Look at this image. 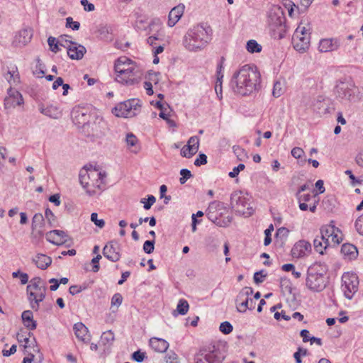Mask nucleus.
<instances>
[{
	"label": "nucleus",
	"instance_id": "1",
	"mask_svg": "<svg viewBox=\"0 0 363 363\" xmlns=\"http://www.w3.org/2000/svg\"><path fill=\"white\" fill-rule=\"evenodd\" d=\"M260 83V74L256 67L249 65L242 66L235 72L230 80V86L234 92L247 96L258 89Z\"/></svg>",
	"mask_w": 363,
	"mask_h": 363
},
{
	"label": "nucleus",
	"instance_id": "2",
	"mask_svg": "<svg viewBox=\"0 0 363 363\" xmlns=\"http://www.w3.org/2000/svg\"><path fill=\"white\" fill-rule=\"evenodd\" d=\"M213 30L207 23H199L188 30L183 40L186 50L198 52L205 48L212 40Z\"/></svg>",
	"mask_w": 363,
	"mask_h": 363
},
{
	"label": "nucleus",
	"instance_id": "3",
	"mask_svg": "<svg viewBox=\"0 0 363 363\" xmlns=\"http://www.w3.org/2000/svg\"><path fill=\"white\" fill-rule=\"evenodd\" d=\"M328 267L324 263L315 262L311 264L307 269L306 287L313 292L323 291L328 283Z\"/></svg>",
	"mask_w": 363,
	"mask_h": 363
},
{
	"label": "nucleus",
	"instance_id": "4",
	"mask_svg": "<svg viewBox=\"0 0 363 363\" xmlns=\"http://www.w3.org/2000/svg\"><path fill=\"white\" fill-rule=\"evenodd\" d=\"M285 21L284 9L279 6H272L269 11V22L271 35L273 38L280 40L285 37L286 32Z\"/></svg>",
	"mask_w": 363,
	"mask_h": 363
},
{
	"label": "nucleus",
	"instance_id": "5",
	"mask_svg": "<svg viewBox=\"0 0 363 363\" xmlns=\"http://www.w3.org/2000/svg\"><path fill=\"white\" fill-rule=\"evenodd\" d=\"M26 290L31 308L37 311L39 308V303L45 298L46 292V287L43 285L41 278L35 277L32 279L27 286Z\"/></svg>",
	"mask_w": 363,
	"mask_h": 363
},
{
	"label": "nucleus",
	"instance_id": "6",
	"mask_svg": "<svg viewBox=\"0 0 363 363\" xmlns=\"http://www.w3.org/2000/svg\"><path fill=\"white\" fill-rule=\"evenodd\" d=\"M126 61H130L127 58H118L114 66L115 72L116 73V80L118 82L130 85L137 82L135 78V72L133 67H127L124 69V65H126Z\"/></svg>",
	"mask_w": 363,
	"mask_h": 363
},
{
	"label": "nucleus",
	"instance_id": "7",
	"mask_svg": "<svg viewBox=\"0 0 363 363\" xmlns=\"http://www.w3.org/2000/svg\"><path fill=\"white\" fill-rule=\"evenodd\" d=\"M230 206L236 213L245 217H248L253 213V208L250 206L249 199L240 191H234L231 194Z\"/></svg>",
	"mask_w": 363,
	"mask_h": 363
},
{
	"label": "nucleus",
	"instance_id": "8",
	"mask_svg": "<svg viewBox=\"0 0 363 363\" xmlns=\"http://www.w3.org/2000/svg\"><path fill=\"white\" fill-rule=\"evenodd\" d=\"M224 359L223 353L213 345L201 349L195 357V363H222Z\"/></svg>",
	"mask_w": 363,
	"mask_h": 363
},
{
	"label": "nucleus",
	"instance_id": "9",
	"mask_svg": "<svg viewBox=\"0 0 363 363\" xmlns=\"http://www.w3.org/2000/svg\"><path fill=\"white\" fill-rule=\"evenodd\" d=\"M311 33L305 26H298L292 37V43L296 50L303 52L309 48Z\"/></svg>",
	"mask_w": 363,
	"mask_h": 363
},
{
	"label": "nucleus",
	"instance_id": "10",
	"mask_svg": "<svg viewBox=\"0 0 363 363\" xmlns=\"http://www.w3.org/2000/svg\"><path fill=\"white\" fill-rule=\"evenodd\" d=\"M342 282L341 289L345 296L348 299H352L358 290V277L354 273H344L342 277Z\"/></svg>",
	"mask_w": 363,
	"mask_h": 363
},
{
	"label": "nucleus",
	"instance_id": "11",
	"mask_svg": "<svg viewBox=\"0 0 363 363\" xmlns=\"http://www.w3.org/2000/svg\"><path fill=\"white\" fill-rule=\"evenodd\" d=\"M357 87L351 79L339 81L335 88L337 98L342 100L350 101L354 97Z\"/></svg>",
	"mask_w": 363,
	"mask_h": 363
},
{
	"label": "nucleus",
	"instance_id": "12",
	"mask_svg": "<svg viewBox=\"0 0 363 363\" xmlns=\"http://www.w3.org/2000/svg\"><path fill=\"white\" fill-rule=\"evenodd\" d=\"M140 107V106L138 104V101L135 99L128 100L119 104L114 108L115 114L118 117H132L136 115L135 111Z\"/></svg>",
	"mask_w": 363,
	"mask_h": 363
},
{
	"label": "nucleus",
	"instance_id": "13",
	"mask_svg": "<svg viewBox=\"0 0 363 363\" xmlns=\"http://www.w3.org/2000/svg\"><path fill=\"white\" fill-rule=\"evenodd\" d=\"M337 229L334 226H323L320 230V233L322 235V240H325V245L330 246V243L334 245H338L340 242V238L335 231Z\"/></svg>",
	"mask_w": 363,
	"mask_h": 363
},
{
	"label": "nucleus",
	"instance_id": "14",
	"mask_svg": "<svg viewBox=\"0 0 363 363\" xmlns=\"http://www.w3.org/2000/svg\"><path fill=\"white\" fill-rule=\"evenodd\" d=\"M23 103L21 94L16 89L11 87L8 90V96L4 99V106L6 109L15 108Z\"/></svg>",
	"mask_w": 363,
	"mask_h": 363
},
{
	"label": "nucleus",
	"instance_id": "15",
	"mask_svg": "<svg viewBox=\"0 0 363 363\" xmlns=\"http://www.w3.org/2000/svg\"><path fill=\"white\" fill-rule=\"evenodd\" d=\"M199 138L197 136H191L186 145L181 150V155L186 158H191L199 150Z\"/></svg>",
	"mask_w": 363,
	"mask_h": 363
},
{
	"label": "nucleus",
	"instance_id": "16",
	"mask_svg": "<svg viewBox=\"0 0 363 363\" xmlns=\"http://www.w3.org/2000/svg\"><path fill=\"white\" fill-rule=\"evenodd\" d=\"M69 43L70 45L67 47L68 56L72 60H81L86 52L85 47L71 40Z\"/></svg>",
	"mask_w": 363,
	"mask_h": 363
},
{
	"label": "nucleus",
	"instance_id": "17",
	"mask_svg": "<svg viewBox=\"0 0 363 363\" xmlns=\"http://www.w3.org/2000/svg\"><path fill=\"white\" fill-rule=\"evenodd\" d=\"M340 46V41L338 38H325L320 40L318 49L322 52H327L337 50Z\"/></svg>",
	"mask_w": 363,
	"mask_h": 363
},
{
	"label": "nucleus",
	"instance_id": "18",
	"mask_svg": "<svg viewBox=\"0 0 363 363\" xmlns=\"http://www.w3.org/2000/svg\"><path fill=\"white\" fill-rule=\"evenodd\" d=\"M311 250L310 242L306 240H299L293 247L291 255L294 257L300 258L304 257Z\"/></svg>",
	"mask_w": 363,
	"mask_h": 363
},
{
	"label": "nucleus",
	"instance_id": "19",
	"mask_svg": "<svg viewBox=\"0 0 363 363\" xmlns=\"http://www.w3.org/2000/svg\"><path fill=\"white\" fill-rule=\"evenodd\" d=\"M33 335L30 332L28 333V337L24 336L23 334L18 333L17 334V340L19 342H24L23 347L24 351L28 349H32L33 352H40V348L38 346L35 338L34 337L32 340H30V337Z\"/></svg>",
	"mask_w": 363,
	"mask_h": 363
},
{
	"label": "nucleus",
	"instance_id": "20",
	"mask_svg": "<svg viewBox=\"0 0 363 363\" xmlns=\"http://www.w3.org/2000/svg\"><path fill=\"white\" fill-rule=\"evenodd\" d=\"M33 37V30L30 28H23L19 30L14 37V43L18 46L26 45Z\"/></svg>",
	"mask_w": 363,
	"mask_h": 363
},
{
	"label": "nucleus",
	"instance_id": "21",
	"mask_svg": "<svg viewBox=\"0 0 363 363\" xmlns=\"http://www.w3.org/2000/svg\"><path fill=\"white\" fill-rule=\"evenodd\" d=\"M184 9L183 4H179L172 9L168 16L167 24L169 27H173L179 21L184 13Z\"/></svg>",
	"mask_w": 363,
	"mask_h": 363
},
{
	"label": "nucleus",
	"instance_id": "22",
	"mask_svg": "<svg viewBox=\"0 0 363 363\" xmlns=\"http://www.w3.org/2000/svg\"><path fill=\"white\" fill-rule=\"evenodd\" d=\"M150 347L155 352L162 353L169 348V343L164 339L159 337H151L149 340Z\"/></svg>",
	"mask_w": 363,
	"mask_h": 363
},
{
	"label": "nucleus",
	"instance_id": "23",
	"mask_svg": "<svg viewBox=\"0 0 363 363\" xmlns=\"http://www.w3.org/2000/svg\"><path fill=\"white\" fill-rule=\"evenodd\" d=\"M4 78L11 86L16 85L20 82V76L18 68L15 65L7 67L6 72L4 74Z\"/></svg>",
	"mask_w": 363,
	"mask_h": 363
},
{
	"label": "nucleus",
	"instance_id": "24",
	"mask_svg": "<svg viewBox=\"0 0 363 363\" xmlns=\"http://www.w3.org/2000/svg\"><path fill=\"white\" fill-rule=\"evenodd\" d=\"M103 255L108 259L113 262L118 261L121 258V255L118 251L117 247L112 243L105 245L103 249Z\"/></svg>",
	"mask_w": 363,
	"mask_h": 363
},
{
	"label": "nucleus",
	"instance_id": "25",
	"mask_svg": "<svg viewBox=\"0 0 363 363\" xmlns=\"http://www.w3.org/2000/svg\"><path fill=\"white\" fill-rule=\"evenodd\" d=\"M89 118L88 112L84 108H77L72 112L73 121L79 125H85Z\"/></svg>",
	"mask_w": 363,
	"mask_h": 363
},
{
	"label": "nucleus",
	"instance_id": "26",
	"mask_svg": "<svg viewBox=\"0 0 363 363\" xmlns=\"http://www.w3.org/2000/svg\"><path fill=\"white\" fill-rule=\"evenodd\" d=\"M36 267L40 269H47L52 263V258L44 254H38L33 258Z\"/></svg>",
	"mask_w": 363,
	"mask_h": 363
},
{
	"label": "nucleus",
	"instance_id": "27",
	"mask_svg": "<svg viewBox=\"0 0 363 363\" xmlns=\"http://www.w3.org/2000/svg\"><path fill=\"white\" fill-rule=\"evenodd\" d=\"M22 320L25 327L29 330H33L37 327V323L33 320V312L30 310L25 311L21 315Z\"/></svg>",
	"mask_w": 363,
	"mask_h": 363
},
{
	"label": "nucleus",
	"instance_id": "28",
	"mask_svg": "<svg viewBox=\"0 0 363 363\" xmlns=\"http://www.w3.org/2000/svg\"><path fill=\"white\" fill-rule=\"evenodd\" d=\"M73 330L74 331L76 337L84 342H87L89 340V337H86L88 333V328L81 322L77 323L74 325Z\"/></svg>",
	"mask_w": 363,
	"mask_h": 363
},
{
	"label": "nucleus",
	"instance_id": "29",
	"mask_svg": "<svg viewBox=\"0 0 363 363\" xmlns=\"http://www.w3.org/2000/svg\"><path fill=\"white\" fill-rule=\"evenodd\" d=\"M99 38L106 42H111L113 39V28L108 25L101 26L98 29Z\"/></svg>",
	"mask_w": 363,
	"mask_h": 363
},
{
	"label": "nucleus",
	"instance_id": "30",
	"mask_svg": "<svg viewBox=\"0 0 363 363\" xmlns=\"http://www.w3.org/2000/svg\"><path fill=\"white\" fill-rule=\"evenodd\" d=\"M341 253L348 259H355L358 255L357 247L352 244H344L341 247Z\"/></svg>",
	"mask_w": 363,
	"mask_h": 363
},
{
	"label": "nucleus",
	"instance_id": "31",
	"mask_svg": "<svg viewBox=\"0 0 363 363\" xmlns=\"http://www.w3.org/2000/svg\"><path fill=\"white\" fill-rule=\"evenodd\" d=\"M90 176H91V172L89 173L87 170L82 169L79 172V179L83 188L86 189V193L91 196L95 194V191H91L88 189V187L90 186V184L88 182V179L90 178Z\"/></svg>",
	"mask_w": 363,
	"mask_h": 363
},
{
	"label": "nucleus",
	"instance_id": "32",
	"mask_svg": "<svg viewBox=\"0 0 363 363\" xmlns=\"http://www.w3.org/2000/svg\"><path fill=\"white\" fill-rule=\"evenodd\" d=\"M40 111L43 115L48 116L51 118L57 119L62 116V112L57 106H49L46 108H40Z\"/></svg>",
	"mask_w": 363,
	"mask_h": 363
},
{
	"label": "nucleus",
	"instance_id": "33",
	"mask_svg": "<svg viewBox=\"0 0 363 363\" xmlns=\"http://www.w3.org/2000/svg\"><path fill=\"white\" fill-rule=\"evenodd\" d=\"M255 307V301L252 298L247 297L242 302L237 305V310L240 313H245L247 309L253 310Z\"/></svg>",
	"mask_w": 363,
	"mask_h": 363
},
{
	"label": "nucleus",
	"instance_id": "34",
	"mask_svg": "<svg viewBox=\"0 0 363 363\" xmlns=\"http://www.w3.org/2000/svg\"><path fill=\"white\" fill-rule=\"evenodd\" d=\"M52 235H57L58 240H66V241H67V238L68 237L67 235L66 234V233L63 230H50V232L46 233V240L48 242L54 241L53 239H51Z\"/></svg>",
	"mask_w": 363,
	"mask_h": 363
},
{
	"label": "nucleus",
	"instance_id": "35",
	"mask_svg": "<svg viewBox=\"0 0 363 363\" xmlns=\"http://www.w3.org/2000/svg\"><path fill=\"white\" fill-rule=\"evenodd\" d=\"M325 241L326 240H322V235L317 236L313 240L315 250L321 255L323 254L324 250L328 247L325 245Z\"/></svg>",
	"mask_w": 363,
	"mask_h": 363
},
{
	"label": "nucleus",
	"instance_id": "36",
	"mask_svg": "<svg viewBox=\"0 0 363 363\" xmlns=\"http://www.w3.org/2000/svg\"><path fill=\"white\" fill-rule=\"evenodd\" d=\"M246 49L250 53H258L262 51V47L255 40H250L246 43Z\"/></svg>",
	"mask_w": 363,
	"mask_h": 363
},
{
	"label": "nucleus",
	"instance_id": "37",
	"mask_svg": "<svg viewBox=\"0 0 363 363\" xmlns=\"http://www.w3.org/2000/svg\"><path fill=\"white\" fill-rule=\"evenodd\" d=\"M45 222L44 217L41 213H35L32 219L31 228L36 230L37 228H43Z\"/></svg>",
	"mask_w": 363,
	"mask_h": 363
},
{
	"label": "nucleus",
	"instance_id": "38",
	"mask_svg": "<svg viewBox=\"0 0 363 363\" xmlns=\"http://www.w3.org/2000/svg\"><path fill=\"white\" fill-rule=\"evenodd\" d=\"M253 294V289L251 287L243 288L236 297L235 302L237 305L242 302L247 297Z\"/></svg>",
	"mask_w": 363,
	"mask_h": 363
},
{
	"label": "nucleus",
	"instance_id": "39",
	"mask_svg": "<svg viewBox=\"0 0 363 363\" xmlns=\"http://www.w3.org/2000/svg\"><path fill=\"white\" fill-rule=\"evenodd\" d=\"M114 340V334L111 332V330H108L106 332L103 333L101 336V342L104 345H110Z\"/></svg>",
	"mask_w": 363,
	"mask_h": 363
},
{
	"label": "nucleus",
	"instance_id": "40",
	"mask_svg": "<svg viewBox=\"0 0 363 363\" xmlns=\"http://www.w3.org/2000/svg\"><path fill=\"white\" fill-rule=\"evenodd\" d=\"M189 306L187 301L184 299H180L177 306V311L180 315H185L189 310Z\"/></svg>",
	"mask_w": 363,
	"mask_h": 363
},
{
	"label": "nucleus",
	"instance_id": "41",
	"mask_svg": "<svg viewBox=\"0 0 363 363\" xmlns=\"http://www.w3.org/2000/svg\"><path fill=\"white\" fill-rule=\"evenodd\" d=\"M91 174L92 177L95 175L99 177V179L96 180V184L93 183L92 185H96L98 188L100 189L101 184L104 182V179L106 177V173L105 172H97V171L94 169V171H91Z\"/></svg>",
	"mask_w": 363,
	"mask_h": 363
},
{
	"label": "nucleus",
	"instance_id": "42",
	"mask_svg": "<svg viewBox=\"0 0 363 363\" xmlns=\"http://www.w3.org/2000/svg\"><path fill=\"white\" fill-rule=\"evenodd\" d=\"M88 288V284H83L82 285H72L69 289V292L72 295H76L84 290H86Z\"/></svg>",
	"mask_w": 363,
	"mask_h": 363
},
{
	"label": "nucleus",
	"instance_id": "43",
	"mask_svg": "<svg viewBox=\"0 0 363 363\" xmlns=\"http://www.w3.org/2000/svg\"><path fill=\"white\" fill-rule=\"evenodd\" d=\"M48 43L50 47V49L52 52H53L55 53H57V52H59V50H60L59 45L57 41V39L55 37H52V36L49 37L48 39Z\"/></svg>",
	"mask_w": 363,
	"mask_h": 363
},
{
	"label": "nucleus",
	"instance_id": "44",
	"mask_svg": "<svg viewBox=\"0 0 363 363\" xmlns=\"http://www.w3.org/2000/svg\"><path fill=\"white\" fill-rule=\"evenodd\" d=\"M45 216L50 227H54L56 222V217L50 208H46Z\"/></svg>",
	"mask_w": 363,
	"mask_h": 363
},
{
	"label": "nucleus",
	"instance_id": "45",
	"mask_svg": "<svg viewBox=\"0 0 363 363\" xmlns=\"http://www.w3.org/2000/svg\"><path fill=\"white\" fill-rule=\"evenodd\" d=\"M205 243L208 247H216L218 245V240L216 235H209L205 238Z\"/></svg>",
	"mask_w": 363,
	"mask_h": 363
},
{
	"label": "nucleus",
	"instance_id": "46",
	"mask_svg": "<svg viewBox=\"0 0 363 363\" xmlns=\"http://www.w3.org/2000/svg\"><path fill=\"white\" fill-rule=\"evenodd\" d=\"M284 93L283 86L280 82H276L274 84L272 94L274 97L278 98Z\"/></svg>",
	"mask_w": 363,
	"mask_h": 363
},
{
	"label": "nucleus",
	"instance_id": "47",
	"mask_svg": "<svg viewBox=\"0 0 363 363\" xmlns=\"http://www.w3.org/2000/svg\"><path fill=\"white\" fill-rule=\"evenodd\" d=\"M274 230V226L272 224H270L269 227L264 230V245L265 246L269 245L272 242V232Z\"/></svg>",
	"mask_w": 363,
	"mask_h": 363
},
{
	"label": "nucleus",
	"instance_id": "48",
	"mask_svg": "<svg viewBox=\"0 0 363 363\" xmlns=\"http://www.w3.org/2000/svg\"><path fill=\"white\" fill-rule=\"evenodd\" d=\"M164 363H179L178 355L174 352L167 353L164 357Z\"/></svg>",
	"mask_w": 363,
	"mask_h": 363
},
{
	"label": "nucleus",
	"instance_id": "49",
	"mask_svg": "<svg viewBox=\"0 0 363 363\" xmlns=\"http://www.w3.org/2000/svg\"><path fill=\"white\" fill-rule=\"evenodd\" d=\"M155 241L154 239L146 240L143 244V250L147 254H150L154 251Z\"/></svg>",
	"mask_w": 363,
	"mask_h": 363
},
{
	"label": "nucleus",
	"instance_id": "50",
	"mask_svg": "<svg viewBox=\"0 0 363 363\" xmlns=\"http://www.w3.org/2000/svg\"><path fill=\"white\" fill-rule=\"evenodd\" d=\"M219 329L223 334L228 335L233 331V327L230 323L225 321L221 323Z\"/></svg>",
	"mask_w": 363,
	"mask_h": 363
},
{
	"label": "nucleus",
	"instance_id": "51",
	"mask_svg": "<svg viewBox=\"0 0 363 363\" xmlns=\"http://www.w3.org/2000/svg\"><path fill=\"white\" fill-rule=\"evenodd\" d=\"M66 27L72 28L73 30H78L80 27V23L78 21H74L72 17L66 18Z\"/></svg>",
	"mask_w": 363,
	"mask_h": 363
},
{
	"label": "nucleus",
	"instance_id": "52",
	"mask_svg": "<svg viewBox=\"0 0 363 363\" xmlns=\"http://www.w3.org/2000/svg\"><path fill=\"white\" fill-rule=\"evenodd\" d=\"M180 174L182 175V177L179 179V182L181 184H185L187 179L192 177L191 171L187 169H181Z\"/></svg>",
	"mask_w": 363,
	"mask_h": 363
},
{
	"label": "nucleus",
	"instance_id": "53",
	"mask_svg": "<svg viewBox=\"0 0 363 363\" xmlns=\"http://www.w3.org/2000/svg\"><path fill=\"white\" fill-rule=\"evenodd\" d=\"M91 220L99 228H102L105 225V221L103 219H98V214L92 213L91 214Z\"/></svg>",
	"mask_w": 363,
	"mask_h": 363
},
{
	"label": "nucleus",
	"instance_id": "54",
	"mask_svg": "<svg viewBox=\"0 0 363 363\" xmlns=\"http://www.w3.org/2000/svg\"><path fill=\"white\" fill-rule=\"evenodd\" d=\"M155 201V197L153 195H150L147 197V201H145V199H143L141 200V203H144V208L145 210H148L151 208V206L153 205Z\"/></svg>",
	"mask_w": 363,
	"mask_h": 363
},
{
	"label": "nucleus",
	"instance_id": "55",
	"mask_svg": "<svg viewBox=\"0 0 363 363\" xmlns=\"http://www.w3.org/2000/svg\"><path fill=\"white\" fill-rule=\"evenodd\" d=\"M44 66L40 63V59H38V64L35 67V70L33 71V74L36 75L37 77L43 78L45 72L43 70Z\"/></svg>",
	"mask_w": 363,
	"mask_h": 363
},
{
	"label": "nucleus",
	"instance_id": "56",
	"mask_svg": "<svg viewBox=\"0 0 363 363\" xmlns=\"http://www.w3.org/2000/svg\"><path fill=\"white\" fill-rule=\"evenodd\" d=\"M354 225L358 233L361 235H363V214L357 218Z\"/></svg>",
	"mask_w": 363,
	"mask_h": 363
},
{
	"label": "nucleus",
	"instance_id": "57",
	"mask_svg": "<svg viewBox=\"0 0 363 363\" xmlns=\"http://www.w3.org/2000/svg\"><path fill=\"white\" fill-rule=\"evenodd\" d=\"M207 163V156L204 153H200L194 161V165L199 167Z\"/></svg>",
	"mask_w": 363,
	"mask_h": 363
},
{
	"label": "nucleus",
	"instance_id": "58",
	"mask_svg": "<svg viewBox=\"0 0 363 363\" xmlns=\"http://www.w3.org/2000/svg\"><path fill=\"white\" fill-rule=\"evenodd\" d=\"M145 357V353L140 352V350L135 351L132 354V358L135 362L140 363Z\"/></svg>",
	"mask_w": 363,
	"mask_h": 363
},
{
	"label": "nucleus",
	"instance_id": "59",
	"mask_svg": "<svg viewBox=\"0 0 363 363\" xmlns=\"http://www.w3.org/2000/svg\"><path fill=\"white\" fill-rule=\"evenodd\" d=\"M125 141L128 145L133 147L137 143L138 139L134 134L130 133L127 134Z\"/></svg>",
	"mask_w": 363,
	"mask_h": 363
},
{
	"label": "nucleus",
	"instance_id": "60",
	"mask_svg": "<svg viewBox=\"0 0 363 363\" xmlns=\"http://www.w3.org/2000/svg\"><path fill=\"white\" fill-rule=\"evenodd\" d=\"M263 271L257 272L254 274V281L259 284L264 281V278L267 277V274H262Z\"/></svg>",
	"mask_w": 363,
	"mask_h": 363
},
{
	"label": "nucleus",
	"instance_id": "61",
	"mask_svg": "<svg viewBox=\"0 0 363 363\" xmlns=\"http://www.w3.org/2000/svg\"><path fill=\"white\" fill-rule=\"evenodd\" d=\"M245 169L243 164H239L237 167H235L232 172H230L228 175L231 178L237 177L239 172Z\"/></svg>",
	"mask_w": 363,
	"mask_h": 363
},
{
	"label": "nucleus",
	"instance_id": "62",
	"mask_svg": "<svg viewBox=\"0 0 363 363\" xmlns=\"http://www.w3.org/2000/svg\"><path fill=\"white\" fill-rule=\"evenodd\" d=\"M122 296L120 294L117 293L115 294L111 298V305L116 306L117 307H118L122 303Z\"/></svg>",
	"mask_w": 363,
	"mask_h": 363
},
{
	"label": "nucleus",
	"instance_id": "63",
	"mask_svg": "<svg viewBox=\"0 0 363 363\" xmlns=\"http://www.w3.org/2000/svg\"><path fill=\"white\" fill-rule=\"evenodd\" d=\"M43 235H44L43 228H37L36 230L32 229L31 238L33 240L40 239L43 236Z\"/></svg>",
	"mask_w": 363,
	"mask_h": 363
},
{
	"label": "nucleus",
	"instance_id": "64",
	"mask_svg": "<svg viewBox=\"0 0 363 363\" xmlns=\"http://www.w3.org/2000/svg\"><path fill=\"white\" fill-rule=\"evenodd\" d=\"M291 153L294 158L299 159L304 154V152L301 147H296L291 150Z\"/></svg>",
	"mask_w": 363,
	"mask_h": 363
}]
</instances>
